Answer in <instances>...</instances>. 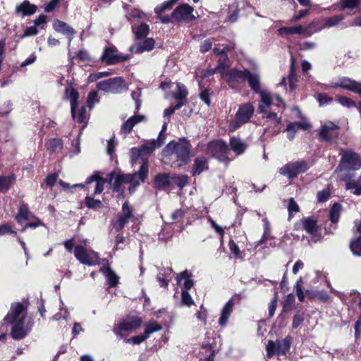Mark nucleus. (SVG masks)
<instances>
[{"label": "nucleus", "mask_w": 361, "mask_h": 361, "mask_svg": "<svg viewBox=\"0 0 361 361\" xmlns=\"http://www.w3.org/2000/svg\"><path fill=\"white\" fill-rule=\"evenodd\" d=\"M4 321L11 325V336L14 340H21L31 331L33 322L27 319L26 307L20 302H13Z\"/></svg>", "instance_id": "1"}, {"label": "nucleus", "mask_w": 361, "mask_h": 361, "mask_svg": "<svg viewBox=\"0 0 361 361\" xmlns=\"http://www.w3.org/2000/svg\"><path fill=\"white\" fill-rule=\"evenodd\" d=\"M167 129V123L164 122L159 137L157 140H152L147 143L142 145L140 147H133L131 149V161L133 165L139 159H141L142 163L147 161L146 155L151 154L155 149L161 147L164 143L166 136L164 133Z\"/></svg>", "instance_id": "2"}, {"label": "nucleus", "mask_w": 361, "mask_h": 361, "mask_svg": "<svg viewBox=\"0 0 361 361\" xmlns=\"http://www.w3.org/2000/svg\"><path fill=\"white\" fill-rule=\"evenodd\" d=\"M245 80H247L250 87L260 96V104L258 107L259 113L266 112L273 104V95L267 91L261 90L260 77L257 73H250L247 70Z\"/></svg>", "instance_id": "3"}, {"label": "nucleus", "mask_w": 361, "mask_h": 361, "mask_svg": "<svg viewBox=\"0 0 361 361\" xmlns=\"http://www.w3.org/2000/svg\"><path fill=\"white\" fill-rule=\"evenodd\" d=\"M160 87L165 91H174L173 97L177 101V104L173 107L166 109L164 111V117H169L175 112L176 110L180 109L183 105H185V100L188 96V91L185 86L180 82L174 84L171 82L165 81L161 83Z\"/></svg>", "instance_id": "4"}, {"label": "nucleus", "mask_w": 361, "mask_h": 361, "mask_svg": "<svg viewBox=\"0 0 361 361\" xmlns=\"http://www.w3.org/2000/svg\"><path fill=\"white\" fill-rule=\"evenodd\" d=\"M340 155L341 159L338 168L344 173L346 179H351L353 176L351 171L361 168V157L350 149H341Z\"/></svg>", "instance_id": "5"}, {"label": "nucleus", "mask_w": 361, "mask_h": 361, "mask_svg": "<svg viewBox=\"0 0 361 361\" xmlns=\"http://www.w3.org/2000/svg\"><path fill=\"white\" fill-rule=\"evenodd\" d=\"M191 146L185 138L178 142L171 141L165 147V152L176 157L179 166L186 164L190 159Z\"/></svg>", "instance_id": "6"}, {"label": "nucleus", "mask_w": 361, "mask_h": 361, "mask_svg": "<svg viewBox=\"0 0 361 361\" xmlns=\"http://www.w3.org/2000/svg\"><path fill=\"white\" fill-rule=\"evenodd\" d=\"M66 97L69 99L71 104V114L77 122L82 124L80 130H82L87 126L89 116L87 114V109L85 106L81 107L79 111L78 116L76 118L75 109L78 106V100L79 98L78 92L73 88H67L66 90Z\"/></svg>", "instance_id": "7"}, {"label": "nucleus", "mask_w": 361, "mask_h": 361, "mask_svg": "<svg viewBox=\"0 0 361 361\" xmlns=\"http://www.w3.org/2000/svg\"><path fill=\"white\" fill-rule=\"evenodd\" d=\"M255 112V107L250 103H245L238 106L234 118L230 122L229 129L235 131L241 126L248 123Z\"/></svg>", "instance_id": "8"}, {"label": "nucleus", "mask_w": 361, "mask_h": 361, "mask_svg": "<svg viewBox=\"0 0 361 361\" xmlns=\"http://www.w3.org/2000/svg\"><path fill=\"white\" fill-rule=\"evenodd\" d=\"M206 152L219 161L228 164V148L226 143L222 140H214L207 144Z\"/></svg>", "instance_id": "9"}, {"label": "nucleus", "mask_w": 361, "mask_h": 361, "mask_svg": "<svg viewBox=\"0 0 361 361\" xmlns=\"http://www.w3.org/2000/svg\"><path fill=\"white\" fill-rule=\"evenodd\" d=\"M97 89L107 93L118 94L127 90L128 87L121 77H116L99 82Z\"/></svg>", "instance_id": "10"}, {"label": "nucleus", "mask_w": 361, "mask_h": 361, "mask_svg": "<svg viewBox=\"0 0 361 361\" xmlns=\"http://www.w3.org/2000/svg\"><path fill=\"white\" fill-rule=\"evenodd\" d=\"M75 257L82 264L95 266L99 264V257L97 252L88 250L82 245H77L74 249Z\"/></svg>", "instance_id": "11"}, {"label": "nucleus", "mask_w": 361, "mask_h": 361, "mask_svg": "<svg viewBox=\"0 0 361 361\" xmlns=\"http://www.w3.org/2000/svg\"><path fill=\"white\" fill-rule=\"evenodd\" d=\"M273 97L274 100L272 105L267 109L266 112L262 114H264L263 118L266 119L267 122H269L274 126H277L281 123V119L277 116V114L275 111H275L276 109L279 111L283 110L285 109L286 105L280 96L275 94L273 95Z\"/></svg>", "instance_id": "12"}, {"label": "nucleus", "mask_w": 361, "mask_h": 361, "mask_svg": "<svg viewBox=\"0 0 361 361\" xmlns=\"http://www.w3.org/2000/svg\"><path fill=\"white\" fill-rule=\"evenodd\" d=\"M309 169L307 163L305 161L290 162L279 169V173L288 178H293L299 173L305 172Z\"/></svg>", "instance_id": "13"}, {"label": "nucleus", "mask_w": 361, "mask_h": 361, "mask_svg": "<svg viewBox=\"0 0 361 361\" xmlns=\"http://www.w3.org/2000/svg\"><path fill=\"white\" fill-rule=\"evenodd\" d=\"M246 72L247 69L241 71L236 68H232L227 70L221 75L222 78L228 82L230 87L234 89L237 88L245 80Z\"/></svg>", "instance_id": "14"}, {"label": "nucleus", "mask_w": 361, "mask_h": 361, "mask_svg": "<svg viewBox=\"0 0 361 361\" xmlns=\"http://www.w3.org/2000/svg\"><path fill=\"white\" fill-rule=\"evenodd\" d=\"M129 59L130 56L128 54H123L118 52L116 47L113 46L106 47L101 56V61L108 65L126 61Z\"/></svg>", "instance_id": "15"}, {"label": "nucleus", "mask_w": 361, "mask_h": 361, "mask_svg": "<svg viewBox=\"0 0 361 361\" xmlns=\"http://www.w3.org/2000/svg\"><path fill=\"white\" fill-rule=\"evenodd\" d=\"M148 174V164L146 161L142 163L140 170L137 173L133 174H126V182L131 186L129 188L130 193L135 191L137 186L140 185V181H144Z\"/></svg>", "instance_id": "16"}, {"label": "nucleus", "mask_w": 361, "mask_h": 361, "mask_svg": "<svg viewBox=\"0 0 361 361\" xmlns=\"http://www.w3.org/2000/svg\"><path fill=\"white\" fill-rule=\"evenodd\" d=\"M142 323L141 318L138 317H128L122 319L114 329V332L116 335H121L120 331L131 332L138 329Z\"/></svg>", "instance_id": "17"}, {"label": "nucleus", "mask_w": 361, "mask_h": 361, "mask_svg": "<svg viewBox=\"0 0 361 361\" xmlns=\"http://www.w3.org/2000/svg\"><path fill=\"white\" fill-rule=\"evenodd\" d=\"M194 9L188 4H183L178 6L172 13V18L179 22H189L195 18Z\"/></svg>", "instance_id": "18"}, {"label": "nucleus", "mask_w": 361, "mask_h": 361, "mask_svg": "<svg viewBox=\"0 0 361 361\" xmlns=\"http://www.w3.org/2000/svg\"><path fill=\"white\" fill-rule=\"evenodd\" d=\"M338 128L331 122H326L321 126L320 137L326 141H331L338 136Z\"/></svg>", "instance_id": "19"}, {"label": "nucleus", "mask_w": 361, "mask_h": 361, "mask_svg": "<svg viewBox=\"0 0 361 361\" xmlns=\"http://www.w3.org/2000/svg\"><path fill=\"white\" fill-rule=\"evenodd\" d=\"M331 87H339L361 94V82H357L355 80H353L348 78H343L340 79L339 82L332 83Z\"/></svg>", "instance_id": "20"}, {"label": "nucleus", "mask_w": 361, "mask_h": 361, "mask_svg": "<svg viewBox=\"0 0 361 361\" xmlns=\"http://www.w3.org/2000/svg\"><path fill=\"white\" fill-rule=\"evenodd\" d=\"M278 33L281 36L290 35H300L305 37L311 36V32L302 25H297L292 27H282L278 30Z\"/></svg>", "instance_id": "21"}, {"label": "nucleus", "mask_w": 361, "mask_h": 361, "mask_svg": "<svg viewBox=\"0 0 361 361\" xmlns=\"http://www.w3.org/2000/svg\"><path fill=\"white\" fill-rule=\"evenodd\" d=\"M145 119V117L142 115H135L130 117L125 123H123L121 128V133L126 136L137 124Z\"/></svg>", "instance_id": "22"}, {"label": "nucleus", "mask_w": 361, "mask_h": 361, "mask_svg": "<svg viewBox=\"0 0 361 361\" xmlns=\"http://www.w3.org/2000/svg\"><path fill=\"white\" fill-rule=\"evenodd\" d=\"M155 42L152 38H147L142 42L137 43L130 47L132 52L141 54L145 51H149L154 47Z\"/></svg>", "instance_id": "23"}, {"label": "nucleus", "mask_w": 361, "mask_h": 361, "mask_svg": "<svg viewBox=\"0 0 361 361\" xmlns=\"http://www.w3.org/2000/svg\"><path fill=\"white\" fill-rule=\"evenodd\" d=\"M53 27L56 32L69 37V43L71 42L73 36L75 34V31L71 27H70L66 23L59 20L54 21Z\"/></svg>", "instance_id": "24"}, {"label": "nucleus", "mask_w": 361, "mask_h": 361, "mask_svg": "<svg viewBox=\"0 0 361 361\" xmlns=\"http://www.w3.org/2000/svg\"><path fill=\"white\" fill-rule=\"evenodd\" d=\"M233 306L234 302L233 299H230L223 307L221 312V316L219 319V324L221 326H225L227 324V322L233 312Z\"/></svg>", "instance_id": "25"}, {"label": "nucleus", "mask_w": 361, "mask_h": 361, "mask_svg": "<svg viewBox=\"0 0 361 361\" xmlns=\"http://www.w3.org/2000/svg\"><path fill=\"white\" fill-rule=\"evenodd\" d=\"M228 58L226 53L223 54L219 56L218 60V66L211 71H208V73L204 76L210 75L214 74L215 73H219L221 75L227 71V67L228 66Z\"/></svg>", "instance_id": "26"}, {"label": "nucleus", "mask_w": 361, "mask_h": 361, "mask_svg": "<svg viewBox=\"0 0 361 361\" xmlns=\"http://www.w3.org/2000/svg\"><path fill=\"white\" fill-rule=\"evenodd\" d=\"M126 175L111 173L107 180L114 190L118 191L123 184L126 183Z\"/></svg>", "instance_id": "27"}, {"label": "nucleus", "mask_w": 361, "mask_h": 361, "mask_svg": "<svg viewBox=\"0 0 361 361\" xmlns=\"http://www.w3.org/2000/svg\"><path fill=\"white\" fill-rule=\"evenodd\" d=\"M344 15H336L330 18H326L324 20V25L322 27H319L316 30L321 31L324 28H330L332 27L338 26L344 20Z\"/></svg>", "instance_id": "28"}, {"label": "nucleus", "mask_w": 361, "mask_h": 361, "mask_svg": "<svg viewBox=\"0 0 361 361\" xmlns=\"http://www.w3.org/2000/svg\"><path fill=\"white\" fill-rule=\"evenodd\" d=\"M100 271L106 276L110 287H114L117 285L118 282V276L111 270L108 264L102 267L100 269Z\"/></svg>", "instance_id": "29"}, {"label": "nucleus", "mask_w": 361, "mask_h": 361, "mask_svg": "<svg viewBox=\"0 0 361 361\" xmlns=\"http://www.w3.org/2000/svg\"><path fill=\"white\" fill-rule=\"evenodd\" d=\"M106 181L108 180L100 177L98 173H95L87 179L86 183L90 184L96 182L94 194H100L104 190V185Z\"/></svg>", "instance_id": "30"}, {"label": "nucleus", "mask_w": 361, "mask_h": 361, "mask_svg": "<svg viewBox=\"0 0 361 361\" xmlns=\"http://www.w3.org/2000/svg\"><path fill=\"white\" fill-rule=\"evenodd\" d=\"M302 226L307 233L315 238L318 231L317 221L313 217H307L302 221Z\"/></svg>", "instance_id": "31"}, {"label": "nucleus", "mask_w": 361, "mask_h": 361, "mask_svg": "<svg viewBox=\"0 0 361 361\" xmlns=\"http://www.w3.org/2000/svg\"><path fill=\"white\" fill-rule=\"evenodd\" d=\"M177 283L180 285L183 283V290L188 291L193 286V281L190 279V273L188 271L179 274L176 276Z\"/></svg>", "instance_id": "32"}, {"label": "nucleus", "mask_w": 361, "mask_h": 361, "mask_svg": "<svg viewBox=\"0 0 361 361\" xmlns=\"http://www.w3.org/2000/svg\"><path fill=\"white\" fill-rule=\"evenodd\" d=\"M231 149L237 154H242L247 148V145L240 139L233 137L230 140Z\"/></svg>", "instance_id": "33"}, {"label": "nucleus", "mask_w": 361, "mask_h": 361, "mask_svg": "<svg viewBox=\"0 0 361 361\" xmlns=\"http://www.w3.org/2000/svg\"><path fill=\"white\" fill-rule=\"evenodd\" d=\"M37 6L31 4L28 1H24L20 5L17 6L16 12L17 13H23L24 16H30L35 13Z\"/></svg>", "instance_id": "34"}, {"label": "nucleus", "mask_w": 361, "mask_h": 361, "mask_svg": "<svg viewBox=\"0 0 361 361\" xmlns=\"http://www.w3.org/2000/svg\"><path fill=\"white\" fill-rule=\"evenodd\" d=\"M207 160L204 157H197L195 159L194 164L192 166V175H199L204 170L207 169Z\"/></svg>", "instance_id": "35"}, {"label": "nucleus", "mask_w": 361, "mask_h": 361, "mask_svg": "<svg viewBox=\"0 0 361 361\" xmlns=\"http://www.w3.org/2000/svg\"><path fill=\"white\" fill-rule=\"evenodd\" d=\"M132 29L137 39L145 38L149 31V26L146 23H141L138 26H133Z\"/></svg>", "instance_id": "36"}, {"label": "nucleus", "mask_w": 361, "mask_h": 361, "mask_svg": "<svg viewBox=\"0 0 361 361\" xmlns=\"http://www.w3.org/2000/svg\"><path fill=\"white\" fill-rule=\"evenodd\" d=\"M162 329V326L155 320H152L147 322L145 326L144 333L147 338L150 334L159 331Z\"/></svg>", "instance_id": "37"}, {"label": "nucleus", "mask_w": 361, "mask_h": 361, "mask_svg": "<svg viewBox=\"0 0 361 361\" xmlns=\"http://www.w3.org/2000/svg\"><path fill=\"white\" fill-rule=\"evenodd\" d=\"M14 178L11 176H0V193L7 192L13 183Z\"/></svg>", "instance_id": "38"}, {"label": "nucleus", "mask_w": 361, "mask_h": 361, "mask_svg": "<svg viewBox=\"0 0 361 361\" xmlns=\"http://www.w3.org/2000/svg\"><path fill=\"white\" fill-rule=\"evenodd\" d=\"M155 186L159 189H163L170 184L169 176L166 174H158L154 179Z\"/></svg>", "instance_id": "39"}, {"label": "nucleus", "mask_w": 361, "mask_h": 361, "mask_svg": "<svg viewBox=\"0 0 361 361\" xmlns=\"http://www.w3.org/2000/svg\"><path fill=\"white\" fill-rule=\"evenodd\" d=\"M360 0H340V10L354 9L359 7Z\"/></svg>", "instance_id": "40"}, {"label": "nucleus", "mask_w": 361, "mask_h": 361, "mask_svg": "<svg viewBox=\"0 0 361 361\" xmlns=\"http://www.w3.org/2000/svg\"><path fill=\"white\" fill-rule=\"evenodd\" d=\"M345 188L347 190H352L353 194L356 195H361V183L357 180L349 179L345 184Z\"/></svg>", "instance_id": "41"}, {"label": "nucleus", "mask_w": 361, "mask_h": 361, "mask_svg": "<svg viewBox=\"0 0 361 361\" xmlns=\"http://www.w3.org/2000/svg\"><path fill=\"white\" fill-rule=\"evenodd\" d=\"M341 207L339 204L335 203L330 209V220L333 224H336L339 221Z\"/></svg>", "instance_id": "42"}, {"label": "nucleus", "mask_w": 361, "mask_h": 361, "mask_svg": "<svg viewBox=\"0 0 361 361\" xmlns=\"http://www.w3.org/2000/svg\"><path fill=\"white\" fill-rule=\"evenodd\" d=\"M290 339L286 338L283 340L278 341L276 342L277 345V354L278 355H285L287 351L290 349Z\"/></svg>", "instance_id": "43"}, {"label": "nucleus", "mask_w": 361, "mask_h": 361, "mask_svg": "<svg viewBox=\"0 0 361 361\" xmlns=\"http://www.w3.org/2000/svg\"><path fill=\"white\" fill-rule=\"evenodd\" d=\"M30 212L28 208L25 205H22L18 209V213L16 216L15 219L18 224H20L23 221L28 219Z\"/></svg>", "instance_id": "44"}, {"label": "nucleus", "mask_w": 361, "mask_h": 361, "mask_svg": "<svg viewBox=\"0 0 361 361\" xmlns=\"http://www.w3.org/2000/svg\"><path fill=\"white\" fill-rule=\"evenodd\" d=\"M350 249L353 255L361 257V236L351 240Z\"/></svg>", "instance_id": "45"}, {"label": "nucleus", "mask_w": 361, "mask_h": 361, "mask_svg": "<svg viewBox=\"0 0 361 361\" xmlns=\"http://www.w3.org/2000/svg\"><path fill=\"white\" fill-rule=\"evenodd\" d=\"M178 0H169L164 1L159 6H157L154 8V12L157 14H160L166 10L170 9Z\"/></svg>", "instance_id": "46"}, {"label": "nucleus", "mask_w": 361, "mask_h": 361, "mask_svg": "<svg viewBox=\"0 0 361 361\" xmlns=\"http://www.w3.org/2000/svg\"><path fill=\"white\" fill-rule=\"evenodd\" d=\"M181 305L191 307L195 304L193 299L187 290H182L181 292Z\"/></svg>", "instance_id": "47"}, {"label": "nucleus", "mask_w": 361, "mask_h": 361, "mask_svg": "<svg viewBox=\"0 0 361 361\" xmlns=\"http://www.w3.org/2000/svg\"><path fill=\"white\" fill-rule=\"evenodd\" d=\"M86 206L90 209H97L102 206V203L99 200H95L91 197L87 196L85 200Z\"/></svg>", "instance_id": "48"}, {"label": "nucleus", "mask_w": 361, "mask_h": 361, "mask_svg": "<svg viewBox=\"0 0 361 361\" xmlns=\"http://www.w3.org/2000/svg\"><path fill=\"white\" fill-rule=\"evenodd\" d=\"M173 183L176 184L180 188H183L188 183V176L180 175L172 177Z\"/></svg>", "instance_id": "49"}, {"label": "nucleus", "mask_w": 361, "mask_h": 361, "mask_svg": "<svg viewBox=\"0 0 361 361\" xmlns=\"http://www.w3.org/2000/svg\"><path fill=\"white\" fill-rule=\"evenodd\" d=\"M132 212H133L132 207H130L128 205V202H126L122 206V212L120 215L126 219L133 221L134 216H133Z\"/></svg>", "instance_id": "50"}, {"label": "nucleus", "mask_w": 361, "mask_h": 361, "mask_svg": "<svg viewBox=\"0 0 361 361\" xmlns=\"http://www.w3.org/2000/svg\"><path fill=\"white\" fill-rule=\"evenodd\" d=\"M298 130V124L290 123L287 126L286 131H287V137L289 140H292L294 137L296 131Z\"/></svg>", "instance_id": "51"}, {"label": "nucleus", "mask_w": 361, "mask_h": 361, "mask_svg": "<svg viewBox=\"0 0 361 361\" xmlns=\"http://www.w3.org/2000/svg\"><path fill=\"white\" fill-rule=\"evenodd\" d=\"M267 356L271 357L274 355L277 354V345L271 341H269L266 345Z\"/></svg>", "instance_id": "52"}, {"label": "nucleus", "mask_w": 361, "mask_h": 361, "mask_svg": "<svg viewBox=\"0 0 361 361\" xmlns=\"http://www.w3.org/2000/svg\"><path fill=\"white\" fill-rule=\"evenodd\" d=\"M130 221L131 220L119 215L117 221L114 225V228L117 231H120L123 228L125 225Z\"/></svg>", "instance_id": "53"}, {"label": "nucleus", "mask_w": 361, "mask_h": 361, "mask_svg": "<svg viewBox=\"0 0 361 361\" xmlns=\"http://www.w3.org/2000/svg\"><path fill=\"white\" fill-rule=\"evenodd\" d=\"M294 302V295L293 294L288 295L283 304V311H290L292 309Z\"/></svg>", "instance_id": "54"}, {"label": "nucleus", "mask_w": 361, "mask_h": 361, "mask_svg": "<svg viewBox=\"0 0 361 361\" xmlns=\"http://www.w3.org/2000/svg\"><path fill=\"white\" fill-rule=\"evenodd\" d=\"M131 97L135 102L136 110L138 111L141 106V100L140 99L141 97V90L138 88L135 91H133L131 93Z\"/></svg>", "instance_id": "55"}, {"label": "nucleus", "mask_w": 361, "mask_h": 361, "mask_svg": "<svg viewBox=\"0 0 361 361\" xmlns=\"http://www.w3.org/2000/svg\"><path fill=\"white\" fill-rule=\"evenodd\" d=\"M338 102L341 105L348 108L355 106V103L352 99L346 97H338Z\"/></svg>", "instance_id": "56"}, {"label": "nucleus", "mask_w": 361, "mask_h": 361, "mask_svg": "<svg viewBox=\"0 0 361 361\" xmlns=\"http://www.w3.org/2000/svg\"><path fill=\"white\" fill-rule=\"evenodd\" d=\"M147 338H148L145 333L143 332L142 334L132 337L130 338H128L126 340V343H131L133 344H140L144 341H145Z\"/></svg>", "instance_id": "57"}, {"label": "nucleus", "mask_w": 361, "mask_h": 361, "mask_svg": "<svg viewBox=\"0 0 361 361\" xmlns=\"http://www.w3.org/2000/svg\"><path fill=\"white\" fill-rule=\"evenodd\" d=\"M48 145L52 152H56L61 149L62 142L60 139H53L49 142Z\"/></svg>", "instance_id": "58"}, {"label": "nucleus", "mask_w": 361, "mask_h": 361, "mask_svg": "<svg viewBox=\"0 0 361 361\" xmlns=\"http://www.w3.org/2000/svg\"><path fill=\"white\" fill-rule=\"evenodd\" d=\"M99 100L97 99V93L96 91H92L89 93L87 97V104L88 106L92 109L94 104L98 102Z\"/></svg>", "instance_id": "59"}, {"label": "nucleus", "mask_w": 361, "mask_h": 361, "mask_svg": "<svg viewBox=\"0 0 361 361\" xmlns=\"http://www.w3.org/2000/svg\"><path fill=\"white\" fill-rule=\"evenodd\" d=\"M60 310L61 312L59 313H57L53 316V320L58 321L61 318H63L66 321H67L69 317V312L66 309L63 310L62 307L60 308Z\"/></svg>", "instance_id": "60"}, {"label": "nucleus", "mask_w": 361, "mask_h": 361, "mask_svg": "<svg viewBox=\"0 0 361 361\" xmlns=\"http://www.w3.org/2000/svg\"><path fill=\"white\" fill-rule=\"evenodd\" d=\"M330 197V192L329 190H323L319 191L317 193V200L319 202H326Z\"/></svg>", "instance_id": "61"}, {"label": "nucleus", "mask_w": 361, "mask_h": 361, "mask_svg": "<svg viewBox=\"0 0 361 361\" xmlns=\"http://www.w3.org/2000/svg\"><path fill=\"white\" fill-rule=\"evenodd\" d=\"M6 233H11L16 235V232L12 230V226L10 224H2L0 225V235Z\"/></svg>", "instance_id": "62"}, {"label": "nucleus", "mask_w": 361, "mask_h": 361, "mask_svg": "<svg viewBox=\"0 0 361 361\" xmlns=\"http://www.w3.org/2000/svg\"><path fill=\"white\" fill-rule=\"evenodd\" d=\"M207 219L215 231L221 237L224 236V229L220 226H219L210 216H208Z\"/></svg>", "instance_id": "63"}, {"label": "nucleus", "mask_w": 361, "mask_h": 361, "mask_svg": "<svg viewBox=\"0 0 361 361\" xmlns=\"http://www.w3.org/2000/svg\"><path fill=\"white\" fill-rule=\"evenodd\" d=\"M185 212V210H183L182 209H179L174 211L171 214V219L173 221H180L183 219V217L184 216Z\"/></svg>", "instance_id": "64"}]
</instances>
